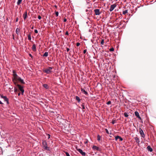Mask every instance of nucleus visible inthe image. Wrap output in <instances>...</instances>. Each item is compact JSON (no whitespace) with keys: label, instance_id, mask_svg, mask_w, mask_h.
I'll return each instance as SVG.
<instances>
[{"label":"nucleus","instance_id":"obj_1","mask_svg":"<svg viewBox=\"0 0 156 156\" xmlns=\"http://www.w3.org/2000/svg\"><path fill=\"white\" fill-rule=\"evenodd\" d=\"M20 81L22 83H25V82H24L23 80V79H21L20 77L18 76L15 79H13V81L15 84H16V81Z\"/></svg>","mask_w":156,"mask_h":156},{"label":"nucleus","instance_id":"obj_2","mask_svg":"<svg viewBox=\"0 0 156 156\" xmlns=\"http://www.w3.org/2000/svg\"><path fill=\"white\" fill-rule=\"evenodd\" d=\"M43 148L46 150L49 151V147L47 146V142L45 141H43L42 143Z\"/></svg>","mask_w":156,"mask_h":156},{"label":"nucleus","instance_id":"obj_3","mask_svg":"<svg viewBox=\"0 0 156 156\" xmlns=\"http://www.w3.org/2000/svg\"><path fill=\"white\" fill-rule=\"evenodd\" d=\"M52 69L53 68L52 67H49L48 68L44 70L43 72L47 74H50L52 72L51 69Z\"/></svg>","mask_w":156,"mask_h":156},{"label":"nucleus","instance_id":"obj_4","mask_svg":"<svg viewBox=\"0 0 156 156\" xmlns=\"http://www.w3.org/2000/svg\"><path fill=\"white\" fill-rule=\"evenodd\" d=\"M17 86H18L20 90L21 91L22 94H23L24 92V90L23 89V87L19 84H17Z\"/></svg>","mask_w":156,"mask_h":156},{"label":"nucleus","instance_id":"obj_5","mask_svg":"<svg viewBox=\"0 0 156 156\" xmlns=\"http://www.w3.org/2000/svg\"><path fill=\"white\" fill-rule=\"evenodd\" d=\"M1 97L4 99L5 101H6L7 104H9V100L8 98L6 96H3L2 95H1Z\"/></svg>","mask_w":156,"mask_h":156},{"label":"nucleus","instance_id":"obj_6","mask_svg":"<svg viewBox=\"0 0 156 156\" xmlns=\"http://www.w3.org/2000/svg\"><path fill=\"white\" fill-rule=\"evenodd\" d=\"M77 151L79 152L83 156H85L86 155V153L83 151L82 150L80 149H77Z\"/></svg>","mask_w":156,"mask_h":156},{"label":"nucleus","instance_id":"obj_7","mask_svg":"<svg viewBox=\"0 0 156 156\" xmlns=\"http://www.w3.org/2000/svg\"><path fill=\"white\" fill-rule=\"evenodd\" d=\"M94 11L95 15H99L101 14V12H100V10L99 9H95Z\"/></svg>","mask_w":156,"mask_h":156},{"label":"nucleus","instance_id":"obj_8","mask_svg":"<svg viewBox=\"0 0 156 156\" xmlns=\"http://www.w3.org/2000/svg\"><path fill=\"white\" fill-rule=\"evenodd\" d=\"M116 5L115 4H114L112 5L111 6L110 8L109 9V10L110 12L112 11L114 9H115V8L116 7Z\"/></svg>","mask_w":156,"mask_h":156},{"label":"nucleus","instance_id":"obj_9","mask_svg":"<svg viewBox=\"0 0 156 156\" xmlns=\"http://www.w3.org/2000/svg\"><path fill=\"white\" fill-rule=\"evenodd\" d=\"M139 132L141 136L143 138L144 137H145L144 134L143 130L141 128H140V129Z\"/></svg>","mask_w":156,"mask_h":156},{"label":"nucleus","instance_id":"obj_10","mask_svg":"<svg viewBox=\"0 0 156 156\" xmlns=\"http://www.w3.org/2000/svg\"><path fill=\"white\" fill-rule=\"evenodd\" d=\"M13 76L14 78L13 79H15L16 78H17L18 76L17 75L16 72L14 70L13 71Z\"/></svg>","mask_w":156,"mask_h":156},{"label":"nucleus","instance_id":"obj_11","mask_svg":"<svg viewBox=\"0 0 156 156\" xmlns=\"http://www.w3.org/2000/svg\"><path fill=\"white\" fill-rule=\"evenodd\" d=\"M135 116H136L137 117V118H138V119H141V118L140 117L138 112H137V111L135 112Z\"/></svg>","mask_w":156,"mask_h":156},{"label":"nucleus","instance_id":"obj_12","mask_svg":"<svg viewBox=\"0 0 156 156\" xmlns=\"http://www.w3.org/2000/svg\"><path fill=\"white\" fill-rule=\"evenodd\" d=\"M118 139H119V140L120 141H122L123 140V139L122 138H121L120 136H117L115 137V140H117Z\"/></svg>","mask_w":156,"mask_h":156},{"label":"nucleus","instance_id":"obj_13","mask_svg":"<svg viewBox=\"0 0 156 156\" xmlns=\"http://www.w3.org/2000/svg\"><path fill=\"white\" fill-rule=\"evenodd\" d=\"M92 149L93 150H97L98 151H100V148L96 146H93L92 147Z\"/></svg>","mask_w":156,"mask_h":156},{"label":"nucleus","instance_id":"obj_14","mask_svg":"<svg viewBox=\"0 0 156 156\" xmlns=\"http://www.w3.org/2000/svg\"><path fill=\"white\" fill-rule=\"evenodd\" d=\"M134 139L136 140V142L138 144H139L140 142V141L139 139L137 137H134Z\"/></svg>","mask_w":156,"mask_h":156},{"label":"nucleus","instance_id":"obj_15","mask_svg":"<svg viewBox=\"0 0 156 156\" xmlns=\"http://www.w3.org/2000/svg\"><path fill=\"white\" fill-rule=\"evenodd\" d=\"M32 50L34 51H36V47L35 44H34L32 46Z\"/></svg>","mask_w":156,"mask_h":156},{"label":"nucleus","instance_id":"obj_16","mask_svg":"<svg viewBox=\"0 0 156 156\" xmlns=\"http://www.w3.org/2000/svg\"><path fill=\"white\" fill-rule=\"evenodd\" d=\"M147 150L150 152H152L153 151L152 149L150 146H148L147 148Z\"/></svg>","mask_w":156,"mask_h":156},{"label":"nucleus","instance_id":"obj_17","mask_svg":"<svg viewBox=\"0 0 156 156\" xmlns=\"http://www.w3.org/2000/svg\"><path fill=\"white\" fill-rule=\"evenodd\" d=\"M27 17V12L26 11L23 14V17L24 20L26 19Z\"/></svg>","mask_w":156,"mask_h":156},{"label":"nucleus","instance_id":"obj_18","mask_svg":"<svg viewBox=\"0 0 156 156\" xmlns=\"http://www.w3.org/2000/svg\"><path fill=\"white\" fill-rule=\"evenodd\" d=\"M43 86L46 89H48L49 88V86L47 84H44L43 85Z\"/></svg>","mask_w":156,"mask_h":156},{"label":"nucleus","instance_id":"obj_19","mask_svg":"<svg viewBox=\"0 0 156 156\" xmlns=\"http://www.w3.org/2000/svg\"><path fill=\"white\" fill-rule=\"evenodd\" d=\"M81 91L84 94H85L87 95L88 94V93L86 91L84 90L83 89H81Z\"/></svg>","mask_w":156,"mask_h":156},{"label":"nucleus","instance_id":"obj_20","mask_svg":"<svg viewBox=\"0 0 156 156\" xmlns=\"http://www.w3.org/2000/svg\"><path fill=\"white\" fill-rule=\"evenodd\" d=\"M20 30L19 28H17L16 30V32L17 35H19L20 33Z\"/></svg>","mask_w":156,"mask_h":156},{"label":"nucleus","instance_id":"obj_21","mask_svg":"<svg viewBox=\"0 0 156 156\" xmlns=\"http://www.w3.org/2000/svg\"><path fill=\"white\" fill-rule=\"evenodd\" d=\"M48 52H45L43 55V56L44 57H46L48 56Z\"/></svg>","mask_w":156,"mask_h":156},{"label":"nucleus","instance_id":"obj_22","mask_svg":"<svg viewBox=\"0 0 156 156\" xmlns=\"http://www.w3.org/2000/svg\"><path fill=\"white\" fill-rule=\"evenodd\" d=\"M81 108L83 109V112L84 111V109H85V106L83 105H82L81 106Z\"/></svg>","mask_w":156,"mask_h":156},{"label":"nucleus","instance_id":"obj_23","mask_svg":"<svg viewBox=\"0 0 156 156\" xmlns=\"http://www.w3.org/2000/svg\"><path fill=\"white\" fill-rule=\"evenodd\" d=\"M22 0H18L17 3V5H20L22 2Z\"/></svg>","mask_w":156,"mask_h":156},{"label":"nucleus","instance_id":"obj_24","mask_svg":"<svg viewBox=\"0 0 156 156\" xmlns=\"http://www.w3.org/2000/svg\"><path fill=\"white\" fill-rule=\"evenodd\" d=\"M128 12V10H127L123 11L122 12V13L124 15L126 14Z\"/></svg>","mask_w":156,"mask_h":156},{"label":"nucleus","instance_id":"obj_25","mask_svg":"<svg viewBox=\"0 0 156 156\" xmlns=\"http://www.w3.org/2000/svg\"><path fill=\"white\" fill-rule=\"evenodd\" d=\"M76 99L77 101H78V102H79L80 101V98L78 96H76Z\"/></svg>","mask_w":156,"mask_h":156},{"label":"nucleus","instance_id":"obj_26","mask_svg":"<svg viewBox=\"0 0 156 156\" xmlns=\"http://www.w3.org/2000/svg\"><path fill=\"white\" fill-rule=\"evenodd\" d=\"M124 115L125 117H127L128 116V113L126 112H125L124 113Z\"/></svg>","mask_w":156,"mask_h":156},{"label":"nucleus","instance_id":"obj_27","mask_svg":"<svg viewBox=\"0 0 156 156\" xmlns=\"http://www.w3.org/2000/svg\"><path fill=\"white\" fill-rule=\"evenodd\" d=\"M97 140L98 141H100L101 140V136L99 135L97 136Z\"/></svg>","mask_w":156,"mask_h":156},{"label":"nucleus","instance_id":"obj_28","mask_svg":"<svg viewBox=\"0 0 156 156\" xmlns=\"http://www.w3.org/2000/svg\"><path fill=\"white\" fill-rule=\"evenodd\" d=\"M31 36L30 34H29L28 35V39L29 40H31Z\"/></svg>","mask_w":156,"mask_h":156},{"label":"nucleus","instance_id":"obj_29","mask_svg":"<svg viewBox=\"0 0 156 156\" xmlns=\"http://www.w3.org/2000/svg\"><path fill=\"white\" fill-rule=\"evenodd\" d=\"M105 132H106L108 134H111V133H109V132L108 130L107 129H105Z\"/></svg>","mask_w":156,"mask_h":156},{"label":"nucleus","instance_id":"obj_30","mask_svg":"<svg viewBox=\"0 0 156 156\" xmlns=\"http://www.w3.org/2000/svg\"><path fill=\"white\" fill-rule=\"evenodd\" d=\"M104 39H102L101 41V44L102 45H103L104 44Z\"/></svg>","mask_w":156,"mask_h":156},{"label":"nucleus","instance_id":"obj_31","mask_svg":"<svg viewBox=\"0 0 156 156\" xmlns=\"http://www.w3.org/2000/svg\"><path fill=\"white\" fill-rule=\"evenodd\" d=\"M14 90L15 93H16L18 91V89L16 87L14 88Z\"/></svg>","mask_w":156,"mask_h":156},{"label":"nucleus","instance_id":"obj_32","mask_svg":"<svg viewBox=\"0 0 156 156\" xmlns=\"http://www.w3.org/2000/svg\"><path fill=\"white\" fill-rule=\"evenodd\" d=\"M65 154L66 156H70L69 154L67 152H66Z\"/></svg>","mask_w":156,"mask_h":156},{"label":"nucleus","instance_id":"obj_33","mask_svg":"<svg viewBox=\"0 0 156 156\" xmlns=\"http://www.w3.org/2000/svg\"><path fill=\"white\" fill-rule=\"evenodd\" d=\"M55 14L56 16H58V12H55Z\"/></svg>","mask_w":156,"mask_h":156},{"label":"nucleus","instance_id":"obj_34","mask_svg":"<svg viewBox=\"0 0 156 156\" xmlns=\"http://www.w3.org/2000/svg\"><path fill=\"white\" fill-rule=\"evenodd\" d=\"M116 122V120H113L112 121V124H114L115 123V122Z\"/></svg>","mask_w":156,"mask_h":156},{"label":"nucleus","instance_id":"obj_35","mask_svg":"<svg viewBox=\"0 0 156 156\" xmlns=\"http://www.w3.org/2000/svg\"><path fill=\"white\" fill-rule=\"evenodd\" d=\"M111 101H109L107 103V104L108 105H110L111 104Z\"/></svg>","mask_w":156,"mask_h":156},{"label":"nucleus","instance_id":"obj_36","mask_svg":"<svg viewBox=\"0 0 156 156\" xmlns=\"http://www.w3.org/2000/svg\"><path fill=\"white\" fill-rule=\"evenodd\" d=\"M109 50H110V51H113L114 50V49L113 48H111V49H110Z\"/></svg>","mask_w":156,"mask_h":156},{"label":"nucleus","instance_id":"obj_37","mask_svg":"<svg viewBox=\"0 0 156 156\" xmlns=\"http://www.w3.org/2000/svg\"><path fill=\"white\" fill-rule=\"evenodd\" d=\"M34 32L36 34L38 32L37 30L36 29L34 30Z\"/></svg>","mask_w":156,"mask_h":156},{"label":"nucleus","instance_id":"obj_38","mask_svg":"<svg viewBox=\"0 0 156 156\" xmlns=\"http://www.w3.org/2000/svg\"><path fill=\"white\" fill-rule=\"evenodd\" d=\"M41 16L40 15L38 16V18L40 20L41 19Z\"/></svg>","mask_w":156,"mask_h":156},{"label":"nucleus","instance_id":"obj_39","mask_svg":"<svg viewBox=\"0 0 156 156\" xmlns=\"http://www.w3.org/2000/svg\"><path fill=\"white\" fill-rule=\"evenodd\" d=\"M80 43L78 42L76 43V46H79L80 45Z\"/></svg>","mask_w":156,"mask_h":156},{"label":"nucleus","instance_id":"obj_40","mask_svg":"<svg viewBox=\"0 0 156 156\" xmlns=\"http://www.w3.org/2000/svg\"><path fill=\"white\" fill-rule=\"evenodd\" d=\"M87 51V50L86 49H85L83 51V53L85 54L86 52Z\"/></svg>","mask_w":156,"mask_h":156},{"label":"nucleus","instance_id":"obj_41","mask_svg":"<svg viewBox=\"0 0 156 156\" xmlns=\"http://www.w3.org/2000/svg\"><path fill=\"white\" fill-rule=\"evenodd\" d=\"M65 34L66 35H69V33L67 31H66V32L65 33Z\"/></svg>","mask_w":156,"mask_h":156},{"label":"nucleus","instance_id":"obj_42","mask_svg":"<svg viewBox=\"0 0 156 156\" xmlns=\"http://www.w3.org/2000/svg\"><path fill=\"white\" fill-rule=\"evenodd\" d=\"M66 21H67V20L66 19V18L64 19V20H63L64 22H66Z\"/></svg>","mask_w":156,"mask_h":156},{"label":"nucleus","instance_id":"obj_43","mask_svg":"<svg viewBox=\"0 0 156 156\" xmlns=\"http://www.w3.org/2000/svg\"><path fill=\"white\" fill-rule=\"evenodd\" d=\"M66 50L67 52H68L69 50V49L68 48L66 49Z\"/></svg>","mask_w":156,"mask_h":156},{"label":"nucleus","instance_id":"obj_44","mask_svg":"<svg viewBox=\"0 0 156 156\" xmlns=\"http://www.w3.org/2000/svg\"><path fill=\"white\" fill-rule=\"evenodd\" d=\"M29 55L30 57H31V58H32V55L30 54H29Z\"/></svg>","mask_w":156,"mask_h":156},{"label":"nucleus","instance_id":"obj_45","mask_svg":"<svg viewBox=\"0 0 156 156\" xmlns=\"http://www.w3.org/2000/svg\"><path fill=\"white\" fill-rule=\"evenodd\" d=\"M34 28V26H32V27H31V29H33Z\"/></svg>","mask_w":156,"mask_h":156},{"label":"nucleus","instance_id":"obj_46","mask_svg":"<svg viewBox=\"0 0 156 156\" xmlns=\"http://www.w3.org/2000/svg\"><path fill=\"white\" fill-rule=\"evenodd\" d=\"M18 20V18H17L16 19V22H17Z\"/></svg>","mask_w":156,"mask_h":156},{"label":"nucleus","instance_id":"obj_47","mask_svg":"<svg viewBox=\"0 0 156 156\" xmlns=\"http://www.w3.org/2000/svg\"><path fill=\"white\" fill-rule=\"evenodd\" d=\"M3 104L2 103L1 101H0V104Z\"/></svg>","mask_w":156,"mask_h":156},{"label":"nucleus","instance_id":"obj_48","mask_svg":"<svg viewBox=\"0 0 156 156\" xmlns=\"http://www.w3.org/2000/svg\"><path fill=\"white\" fill-rule=\"evenodd\" d=\"M20 93H18V96H20Z\"/></svg>","mask_w":156,"mask_h":156},{"label":"nucleus","instance_id":"obj_49","mask_svg":"<svg viewBox=\"0 0 156 156\" xmlns=\"http://www.w3.org/2000/svg\"><path fill=\"white\" fill-rule=\"evenodd\" d=\"M48 136H48V138H50V135L49 134H48Z\"/></svg>","mask_w":156,"mask_h":156},{"label":"nucleus","instance_id":"obj_50","mask_svg":"<svg viewBox=\"0 0 156 156\" xmlns=\"http://www.w3.org/2000/svg\"><path fill=\"white\" fill-rule=\"evenodd\" d=\"M13 39H14V37L13 35Z\"/></svg>","mask_w":156,"mask_h":156},{"label":"nucleus","instance_id":"obj_51","mask_svg":"<svg viewBox=\"0 0 156 156\" xmlns=\"http://www.w3.org/2000/svg\"><path fill=\"white\" fill-rule=\"evenodd\" d=\"M55 7H56V8H57V6H56V5H55Z\"/></svg>","mask_w":156,"mask_h":156},{"label":"nucleus","instance_id":"obj_52","mask_svg":"<svg viewBox=\"0 0 156 156\" xmlns=\"http://www.w3.org/2000/svg\"><path fill=\"white\" fill-rule=\"evenodd\" d=\"M87 143V142H85V143Z\"/></svg>","mask_w":156,"mask_h":156}]
</instances>
